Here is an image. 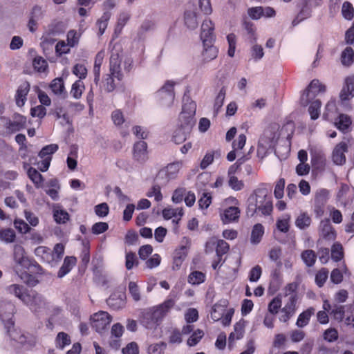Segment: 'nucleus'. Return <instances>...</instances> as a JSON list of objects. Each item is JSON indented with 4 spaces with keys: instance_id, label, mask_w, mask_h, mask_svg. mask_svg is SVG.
<instances>
[{
    "instance_id": "nucleus-6",
    "label": "nucleus",
    "mask_w": 354,
    "mask_h": 354,
    "mask_svg": "<svg viewBox=\"0 0 354 354\" xmlns=\"http://www.w3.org/2000/svg\"><path fill=\"white\" fill-rule=\"evenodd\" d=\"M26 117L17 113L12 115V119L0 117V133H3L5 130L9 134L20 131L26 128Z\"/></svg>"
},
{
    "instance_id": "nucleus-22",
    "label": "nucleus",
    "mask_w": 354,
    "mask_h": 354,
    "mask_svg": "<svg viewBox=\"0 0 354 354\" xmlns=\"http://www.w3.org/2000/svg\"><path fill=\"white\" fill-rule=\"evenodd\" d=\"M196 8L187 9L184 12V24L188 29L194 30L198 26Z\"/></svg>"
},
{
    "instance_id": "nucleus-17",
    "label": "nucleus",
    "mask_w": 354,
    "mask_h": 354,
    "mask_svg": "<svg viewBox=\"0 0 354 354\" xmlns=\"http://www.w3.org/2000/svg\"><path fill=\"white\" fill-rule=\"evenodd\" d=\"M218 54V49L214 44L203 45L201 53V64H205L216 59Z\"/></svg>"
},
{
    "instance_id": "nucleus-19",
    "label": "nucleus",
    "mask_w": 354,
    "mask_h": 354,
    "mask_svg": "<svg viewBox=\"0 0 354 354\" xmlns=\"http://www.w3.org/2000/svg\"><path fill=\"white\" fill-rule=\"evenodd\" d=\"M351 124V118L344 113H339L334 122L335 127L343 133L350 131Z\"/></svg>"
},
{
    "instance_id": "nucleus-7",
    "label": "nucleus",
    "mask_w": 354,
    "mask_h": 354,
    "mask_svg": "<svg viewBox=\"0 0 354 354\" xmlns=\"http://www.w3.org/2000/svg\"><path fill=\"white\" fill-rule=\"evenodd\" d=\"M176 82L167 80L164 85L156 92V97L162 106H170L175 99L174 86Z\"/></svg>"
},
{
    "instance_id": "nucleus-44",
    "label": "nucleus",
    "mask_w": 354,
    "mask_h": 354,
    "mask_svg": "<svg viewBox=\"0 0 354 354\" xmlns=\"http://www.w3.org/2000/svg\"><path fill=\"white\" fill-rule=\"evenodd\" d=\"M215 156H220V151H209L206 153L203 160L201 162L200 167L202 169H206L210 165L213 161Z\"/></svg>"
},
{
    "instance_id": "nucleus-38",
    "label": "nucleus",
    "mask_w": 354,
    "mask_h": 354,
    "mask_svg": "<svg viewBox=\"0 0 354 354\" xmlns=\"http://www.w3.org/2000/svg\"><path fill=\"white\" fill-rule=\"evenodd\" d=\"M111 17V12L105 11L100 19H97L96 25L98 28L100 36L102 35L107 28L108 22Z\"/></svg>"
},
{
    "instance_id": "nucleus-1",
    "label": "nucleus",
    "mask_w": 354,
    "mask_h": 354,
    "mask_svg": "<svg viewBox=\"0 0 354 354\" xmlns=\"http://www.w3.org/2000/svg\"><path fill=\"white\" fill-rule=\"evenodd\" d=\"M13 258L16 263L15 272L21 280L30 287L37 285L39 280L30 272L42 275L45 273L44 268L35 259L26 255L25 250L21 245H14Z\"/></svg>"
},
{
    "instance_id": "nucleus-39",
    "label": "nucleus",
    "mask_w": 354,
    "mask_h": 354,
    "mask_svg": "<svg viewBox=\"0 0 354 354\" xmlns=\"http://www.w3.org/2000/svg\"><path fill=\"white\" fill-rule=\"evenodd\" d=\"M341 62L345 66H350L354 62V50L351 47H346L341 54Z\"/></svg>"
},
{
    "instance_id": "nucleus-56",
    "label": "nucleus",
    "mask_w": 354,
    "mask_h": 354,
    "mask_svg": "<svg viewBox=\"0 0 354 354\" xmlns=\"http://www.w3.org/2000/svg\"><path fill=\"white\" fill-rule=\"evenodd\" d=\"M230 250V245L223 239H218L216 247V257H223L227 254Z\"/></svg>"
},
{
    "instance_id": "nucleus-34",
    "label": "nucleus",
    "mask_w": 354,
    "mask_h": 354,
    "mask_svg": "<svg viewBox=\"0 0 354 354\" xmlns=\"http://www.w3.org/2000/svg\"><path fill=\"white\" fill-rule=\"evenodd\" d=\"M206 280L205 273L201 271H192L189 273L187 279L189 283L194 286L200 285L204 283Z\"/></svg>"
},
{
    "instance_id": "nucleus-13",
    "label": "nucleus",
    "mask_w": 354,
    "mask_h": 354,
    "mask_svg": "<svg viewBox=\"0 0 354 354\" xmlns=\"http://www.w3.org/2000/svg\"><path fill=\"white\" fill-rule=\"evenodd\" d=\"M133 158L140 164H144L148 160L147 144L146 142L140 140L133 145Z\"/></svg>"
},
{
    "instance_id": "nucleus-42",
    "label": "nucleus",
    "mask_w": 354,
    "mask_h": 354,
    "mask_svg": "<svg viewBox=\"0 0 354 354\" xmlns=\"http://www.w3.org/2000/svg\"><path fill=\"white\" fill-rule=\"evenodd\" d=\"M65 31V26L62 21H53L48 27L47 33L49 35H58Z\"/></svg>"
},
{
    "instance_id": "nucleus-55",
    "label": "nucleus",
    "mask_w": 354,
    "mask_h": 354,
    "mask_svg": "<svg viewBox=\"0 0 354 354\" xmlns=\"http://www.w3.org/2000/svg\"><path fill=\"white\" fill-rule=\"evenodd\" d=\"M34 69L37 72H45L48 68V63L46 59L41 57H36L32 61Z\"/></svg>"
},
{
    "instance_id": "nucleus-43",
    "label": "nucleus",
    "mask_w": 354,
    "mask_h": 354,
    "mask_svg": "<svg viewBox=\"0 0 354 354\" xmlns=\"http://www.w3.org/2000/svg\"><path fill=\"white\" fill-rule=\"evenodd\" d=\"M41 9L39 6H35L33 7L31 12H30V17L29 19V21L28 24V28L30 32H35L37 28V21L36 18L38 17V16L41 15Z\"/></svg>"
},
{
    "instance_id": "nucleus-45",
    "label": "nucleus",
    "mask_w": 354,
    "mask_h": 354,
    "mask_svg": "<svg viewBox=\"0 0 354 354\" xmlns=\"http://www.w3.org/2000/svg\"><path fill=\"white\" fill-rule=\"evenodd\" d=\"M328 270L326 268H322L317 272L315 281L318 287L322 288L324 286L328 277Z\"/></svg>"
},
{
    "instance_id": "nucleus-50",
    "label": "nucleus",
    "mask_w": 354,
    "mask_h": 354,
    "mask_svg": "<svg viewBox=\"0 0 354 354\" xmlns=\"http://www.w3.org/2000/svg\"><path fill=\"white\" fill-rule=\"evenodd\" d=\"M71 343L70 336L64 333L59 332L56 337V346L59 348H64L65 346L70 345Z\"/></svg>"
},
{
    "instance_id": "nucleus-5",
    "label": "nucleus",
    "mask_w": 354,
    "mask_h": 354,
    "mask_svg": "<svg viewBox=\"0 0 354 354\" xmlns=\"http://www.w3.org/2000/svg\"><path fill=\"white\" fill-rule=\"evenodd\" d=\"M196 104L191 99L189 90L187 88L183 97L182 111L178 117V127L185 129L187 132H191L196 122Z\"/></svg>"
},
{
    "instance_id": "nucleus-48",
    "label": "nucleus",
    "mask_w": 354,
    "mask_h": 354,
    "mask_svg": "<svg viewBox=\"0 0 354 354\" xmlns=\"http://www.w3.org/2000/svg\"><path fill=\"white\" fill-rule=\"evenodd\" d=\"M53 218L57 223L65 224L69 221L70 216L66 210L55 209L53 210Z\"/></svg>"
},
{
    "instance_id": "nucleus-35",
    "label": "nucleus",
    "mask_w": 354,
    "mask_h": 354,
    "mask_svg": "<svg viewBox=\"0 0 354 354\" xmlns=\"http://www.w3.org/2000/svg\"><path fill=\"white\" fill-rule=\"evenodd\" d=\"M344 257V252L342 245L339 242H335L331 247V259L335 262H339Z\"/></svg>"
},
{
    "instance_id": "nucleus-41",
    "label": "nucleus",
    "mask_w": 354,
    "mask_h": 354,
    "mask_svg": "<svg viewBox=\"0 0 354 354\" xmlns=\"http://www.w3.org/2000/svg\"><path fill=\"white\" fill-rule=\"evenodd\" d=\"M342 271L343 272H342L339 268H335L332 270L330 273V280L332 283L339 284L342 282L344 279L343 272L346 274L348 271V268L345 263H343L342 264Z\"/></svg>"
},
{
    "instance_id": "nucleus-28",
    "label": "nucleus",
    "mask_w": 354,
    "mask_h": 354,
    "mask_svg": "<svg viewBox=\"0 0 354 354\" xmlns=\"http://www.w3.org/2000/svg\"><path fill=\"white\" fill-rule=\"evenodd\" d=\"M240 210L236 207H229L225 209L221 215L222 221L224 223H230L239 219Z\"/></svg>"
},
{
    "instance_id": "nucleus-61",
    "label": "nucleus",
    "mask_w": 354,
    "mask_h": 354,
    "mask_svg": "<svg viewBox=\"0 0 354 354\" xmlns=\"http://www.w3.org/2000/svg\"><path fill=\"white\" fill-rule=\"evenodd\" d=\"M285 188V179L283 178H279L275 185L274 189V195L276 198L281 199L284 195Z\"/></svg>"
},
{
    "instance_id": "nucleus-26",
    "label": "nucleus",
    "mask_w": 354,
    "mask_h": 354,
    "mask_svg": "<svg viewBox=\"0 0 354 354\" xmlns=\"http://www.w3.org/2000/svg\"><path fill=\"white\" fill-rule=\"evenodd\" d=\"M77 263V258L74 256H66L64 259L62 266L59 268L57 272V277L62 278L68 273L71 272L73 268Z\"/></svg>"
},
{
    "instance_id": "nucleus-57",
    "label": "nucleus",
    "mask_w": 354,
    "mask_h": 354,
    "mask_svg": "<svg viewBox=\"0 0 354 354\" xmlns=\"http://www.w3.org/2000/svg\"><path fill=\"white\" fill-rule=\"evenodd\" d=\"M183 215V209L165 208L162 210L164 218L169 220L172 218H176L178 216L181 217Z\"/></svg>"
},
{
    "instance_id": "nucleus-62",
    "label": "nucleus",
    "mask_w": 354,
    "mask_h": 354,
    "mask_svg": "<svg viewBox=\"0 0 354 354\" xmlns=\"http://www.w3.org/2000/svg\"><path fill=\"white\" fill-rule=\"evenodd\" d=\"M281 299L279 297H275L268 304L269 312L273 315L277 314L281 307Z\"/></svg>"
},
{
    "instance_id": "nucleus-30",
    "label": "nucleus",
    "mask_w": 354,
    "mask_h": 354,
    "mask_svg": "<svg viewBox=\"0 0 354 354\" xmlns=\"http://www.w3.org/2000/svg\"><path fill=\"white\" fill-rule=\"evenodd\" d=\"M50 88L52 92L57 95H62L65 97L66 92L65 91L64 83L61 77L54 79L50 84Z\"/></svg>"
},
{
    "instance_id": "nucleus-8",
    "label": "nucleus",
    "mask_w": 354,
    "mask_h": 354,
    "mask_svg": "<svg viewBox=\"0 0 354 354\" xmlns=\"http://www.w3.org/2000/svg\"><path fill=\"white\" fill-rule=\"evenodd\" d=\"M111 316L105 311H100L91 316V326L97 333L106 330L111 322Z\"/></svg>"
},
{
    "instance_id": "nucleus-27",
    "label": "nucleus",
    "mask_w": 354,
    "mask_h": 354,
    "mask_svg": "<svg viewBox=\"0 0 354 354\" xmlns=\"http://www.w3.org/2000/svg\"><path fill=\"white\" fill-rule=\"evenodd\" d=\"M120 82L118 81L115 74H112V72L106 74L102 81V88L104 91L111 93L115 91L117 86Z\"/></svg>"
},
{
    "instance_id": "nucleus-24",
    "label": "nucleus",
    "mask_w": 354,
    "mask_h": 354,
    "mask_svg": "<svg viewBox=\"0 0 354 354\" xmlns=\"http://www.w3.org/2000/svg\"><path fill=\"white\" fill-rule=\"evenodd\" d=\"M354 97V77H347L340 93L342 100H348Z\"/></svg>"
},
{
    "instance_id": "nucleus-32",
    "label": "nucleus",
    "mask_w": 354,
    "mask_h": 354,
    "mask_svg": "<svg viewBox=\"0 0 354 354\" xmlns=\"http://www.w3.org/2000/svg\"><path fill=\"white\" fill-rule=\"evenodd\" d=\"M27 174L28 178L35 185V187L39 188L43 185L44 178L42 175L35 168L30 167L28 169Z\"/></svg>"
},
{
    "instance_id": "nucleus-37",
    "label": "nucleus",
    "mask_w": 354,
    "mask_h": 354,
    "mask_svg": "<svg viewBox=\"0 0 354 354\" xmlns=\"http://www.w3.org/2000/svg\"><path fill=\"white\" fill-rule=\"evenodd\" d=\"M312 222L310 216L307 212L301 213L295 220V225L300 230L308 227Z\"/></svg>"
},
{
    "instance_id": "nucleus-33",
    "label": "nucleus",
    "mask_w": 354,
    "mask_h": 354,
    "mask_svg": "<svg viewBox=\"0 0 354 354\" xmlns=\"http://www.w3.org/2000/svg\"><path fill=\"white\" fill-rule=\"evenodd\" d=\"M317 254L313 250H304L301 254V258L307 267H313L317 260Z\"/></svg>"
},
{
    "instance_id": "nucleus-58",
    "label": "nucleus",
    "mask_w": 354,
    "mask_h": 354,
    "mask_svg": "<svg viewBox=\"0 0 354 354\" xmlns=\"http://www.w3.org/2000/svg\"><path fill=\"white\" fill-rule=\"evenodd\" d=\"M138 265V260L136 254L133 252L126 253L125 256V267L127 270H131L133 266Z\"/></svg>"
},
{
    "instance_id": "nucleus-11",
    "label": "nucleus",
    "mask_w": 354,
    "mask_h": 354,
    "mask_svg": "<svg viewBox=\"0 0 354 354\" xmlns=\"http://www.w3.org/2000/svg\"><path fill=\"white\" fill-rule=\"evenodd\" d=\"M201 39L203 45L214 44L216 39L214 24L210 19H205L201 25Z\"/></svg>"
},
{
    "instance_id": "nucleus-46",
    "label": "nucleus",
    "mask_w": 354,
    "mask_h": 354,
    "mask_svg": "<svg viewBox=\"0 0 354 354\" xmlns=\"http://www.w3.org/2000/svg\"><path fill=\"white\" fill-rule=\"evenodd\" d=\"M155 28V23L152 20H145L138 30V36L140 39L142 38L147 32L153 30Z\"/></svg>"
},
{
    "instance_id": "nucleus-15",
    "label": "nucleus",
    "mask_w": 354,
    "mask_h": 354,
    "mask_svg": "<svg viewBox=\"0 0 354 354\" xmlns=\"http://www.w3.org/2000/svg\"><path fill=\"white\" fill-rule=\"evenodd\" d=\"M348 151V145L345 142L338 143L334 148L332 159L337 165H342L346 162L345 153Z\"/></svg>"
},
{
    "instance_id": "nucleus-47",
    "label": "nucleus",
    "mask_w": 354,
    "mask_h": 354,
    "mask_svg": "<svg viewBox=\"0 0 354 354\" xmlns=\"http://www.w3.org/2000/svg\"><path fill=\"white\" fill-rule=\"evenodd\" d=\"M345 306L342 305H334L333 309L330 312V315L333 317V318L341 322L343 321L345 315Z\"/></svg>"
},
{
    "instance_id": "nucleus-23",
    "label": "nucleus",
    "mask_w": 354,
    "mask_h": 354,
    "mask_svg": "<svg viewBox=\"0 0 354 354\" xmlns=\"http://www.w3.org/2000/svg\"><path fill=\"white\" fill-rule=\"evenodd\" d=\"M35 254L43 262H46L50 264H54V256L55 254L52 252V250L46 246H38L35 250Z\"/></svg>"
},
{
    "instance_id": "nucleus-10",
    "label": "nucleus",
    "mask_w": 354,
    "mask_h": 354,
    "mask_svg": "<svg viewBox=\"0 0 354 354\" xmlns=\"http://www.w3.org/2000/svg\"><path fill=\"white\" fill-rule=\"evenodd\" d=\"M329 192L326 189H322L316 193L314 200V213L316 217H322L325 212V206L328 200Z\"/></svg>"
},
{
    "instance_id": "nucleus-60",
    "label": "nucleus",
    "mask_w": 354,
    "mask_h": 354,
    "mask_svg": "<svg viewBox=\"0 0 354 354\" xmlns=\"http://www.w3.org/2000/svg\"><path fill=\"white\" fill-rule=\"evenodd\" d=\"M66 37L68 45L73 48L78 44L80 35L78 34L75 30H70L67 32Z\"/></svg>"
},
{
    "instance_id": "nucleus-20",
    "label": "nucleus",
    "mask_w": 354,
    "mask_h": 354,
    "mask_svg": "<svg viewBox=\"0 0 354 354\" xmlns=\"http://www.w3.org/2000/svg\"><path fill=\"white\" fill-rule=\"evenodd\" d=\"M320 233L324 239L328 241L335 240L337 236L336 231L331 225L328 218H326L321 221Z\"/></svg>"
},
{
    "instance_id": "nucleus-63",
    "label": "nucleus",
    "mask_w": 354,
    "mask_h": 354,
    "mask_svg": "<svg viewBox=\"0 0 354 354\" xmlns=\"http://www.w3.org/2000/svg\"><path fill=\"white\" fill-rule=\"evenodd\" d=\"M73 73L78 77L80 80H84L87 75V69L82 64H76L72 70Z\"/></svg>"
},
{
    "instance_id": "nucleus-29",
    "label": "nucleus",
    "mask_w": 354,
    "mask_h": 354,
    "mask_svg": "<svg viewBox=\"0 0 354 354\" xmlns=\"http://www.w3.org/2000/svg\"><path fill=\"white\" fill-rule=\"evenodd\" d=\"M227 307V301L221 300L216 303L212 308L211 318L214 321H218L223 315L225 308Z\"/></svg>"
},
{
    "instance_id": "nucleus-18",
    "label": "nucleus",
    "mask_w": 354,
    "mask_h": 354,
    "mask_svg": "<svg viewBox=\"0 0 354 354\" xmlns=\"http://www.w3.org/2000/svg\"><path fill=\"white\" fill-rule=\"evenodd\" d=\"M187 256V248L181 245L177 248L174 252L172 269L178 270L180 268L183 261Z\"/></svg>"
},
{
    "instance_id": "nucleus-31",
    "label": "nucleus",
    "mask_w": 354,
    "mask_h": 354,
    "mask_svg": "<svg viewBox=\"0 0 354 354\" xmlns=\"http://www.w3.org/2000/svg\"><path fill=\"white\" fill-rule=\"evenodd\" d=\"M264 234V227L261 223L255 224L251 232L250 241L252 244L257 245L259 243Z\"/></svg>"
},
{
    "instance_id": "nucleus-2",
    "label": "nucleus",
    "mask_w": 354,
    "mask_h": 354,
    "mask_svg": "<svg viewBox=\"0 0 354 354\" xmlns=\"http://www.w3.org/2000/svg\"><path fill=\"white\" fill-rule=\"evenodd\" d=\"M272 211L273 204L272 196L269 194V186L266 183H261L247 200V216H266L271 215Z\"/></svg>"
},
{
    "instance_id": "nucleus-59",
    "label": "nucleus",
    "mask_w": 354,
    "mask_h": 354,
    "mask_svg": "<svg viewBox=\"0 0 354 354\" xmlns=\"http://www.w3.org/2000/svg\"><path fill=\"white\" fill-rule=\"evenodd\" d=\"M281 253L282 251L280 247H274L269 252V258L272 261H274L278 267H281L282 266V262L280 260Z\"/></svg>"
},
{
    "instance_id": "nucleus-36",
    "label": "nucleus",
    "mask_w": 354,
    "mask_h": 354,
    "mask_svg": "<svg viewBox=\"0 0 354 354\" xmlns=\"http://www.w3.org/2000/svg\"><path fill=\"white\" fill-rule=\"evenodd\" d=\"M314 311L313 308H309L302 312L297 318V326L301 328L306 326L309 323L311 316L314 314Z\"/></svg>"
},
{
    "instance_id": "nucleus-16",
    "label": "nucleus",
    "mask_w": 354,
    "mask_h": 354,
    "mask_svg": "<svg viewBox=\"0 0 354 354\" xmlns=\"http://www.w3.org/2000/svg\"><path fill=\"white\" fill-rule=\"evenodd\" d=\"M121 57L118 53L111 52L109 59V72L115 74L118 81L121 82L123 79V73L121 71Z\"/></svg>"
},
{
    "instance_id": "nucleus-12",
    "label": "nucleus",
    "mask_w": 354,
    "mask_h": 354,
    "mask_svg": "<svg viewBox=\"0 0 354 354\" xmlns=\"http://www.w3.org/2000/svg\"><path fill=\"white\" fill-rule=\"evenodd\" d=\"M326 91L325 85L320 83L319 80H313L302 95V100H305L307 103L315 98L319 93Z\"/></svg>"
},
{
    "instance_id": "nucleus-51",
    "label": "nucleus",
    "mask_w": 354,
    "mask_h": 354,
    "mask_svg": "<svg viewBox=\"0 0 354 354\" xmlns=\"http://www.w3.org/2000/svg\"><path fill=\"white\" fill-rule=\"evenodd\" d=\"M59 149L57 144H50L44 147L39 153V156L41 158H51L52 155L55 153Z\"/></svg>"
},
{
    "instance_id": "nucleus-14",
    "label": "nucleus",
    "mask_w": 354,
    "mask_h": 354,
    "mask_svg": "<svg viewBox=\"0 0 354 354\" xmlns=\"http://www.w3.org/2000/svg\"><path fill=\"white\" fill-rule=\"evenodd\" d=\"M297 299V295H292L290 297L288 302L281 310V315L279 318L281 322H287L295 315Z\"/></svg>"
},
{
    "instance_id": "nucleus-52",
    "label": "nucleus",
    "mask_w": 354,
    "mask_h": 354,
    "mask_svg": "<svg viewBox=\"0 0 354 354\" xmlns=\"http://www.w3.org/2000/svg\"><path fill=\"white\" fill-rule=\"evenodd\" d=\"M16 234L11 228H6L0 230V240L6 243H12L15 240Z\"/></svg>"
},
{
    "instance_id": "nucleus-21",
    "label": "nucleus",
    "mask_w": 354,
    "mask_h": 354,
    "mask_svg": "<svg viewBox=\"0 0 354 354\" xmlns=\"http://www.w3.org/2000/svg\"><path fill=\"white\" fill-rule=\"evenodd\" d=\"M30 88V86L28 82H24L19 86L15 94V102L18 106L24 105Z\"/></svg>"
},
{
    "instance_id": "nucleus-49",
    "label": "nucleus",
    "mask_w": 354,
    "mask_h": 354,
    "mask_svg": "<svg viewBox=\"0 0 354 354\" xmlns=\"http://www.w3.org/2000/svg\"><path fill=\"white\" fill-rule=\"evenodd\" d=\"M321 106L322 102L319 100H315L310 103L308 112L312 120H315L319 118Z\"/></svg>"
},
{
    "instance_id": "nucleus-4",
    "label": "nucleus",
    "mask_w": 354,
    "mask_h": 354,
    "mask_svg": "<svg viewBox=\"0 0 354 354\" xmlns=\"http://www.w3.org/2000/svg\"><path fill=\"white\" fill-rule=\"evenodd\" d=\"M176 303L175 298L169 297L162 304L147 309L142 313V324L148 329L156 328L176 306Z\"/></svg>"
},
{
    "instance_id": "nucleus-40",
    "label": "nucleus",
    "mask_w": 354,
    "mask_h": 354,
    "mask_svg": "<svg viewBox=\"0 0 354 354\" xmlns=\"http://www.w3.org/2000/svg\"><path fill=\"white\" fill-rule=\"evenodd\" d=\"M190 132H187L185 129L177 127L174 131L172 140L177 145L184 142L189 137Z\"/></svg>"
},
{
    "instance_id": "nucleus-64",
    "label": "nucleus",
    "mask_w": 354,
    "mask_h": 354,
    "mask_svg": "<svg viewBox=\"0 0 354 354\" xmlns=\"http://www.w3.org/2000/svg\"><path fill=\"white\" fill-rule=\"evenodd\" d=\"M167 344L164 342L151 344L148 348L149 354H163Z\"/></svg>"
},
{
    "instance_id": "nucleus-9",
    "label": "nucleus",
    "mask_w": 354,
    "mask_h": 354,
    "mask_svg": "<svg viewBox=\"0 0 354 354\" xmlns=\"http://www.w3.org/2000/svg\"><path fill=\"white\" fill-rule=\"evenodd\" d=\"M15 307L11 303L4 304L0 306V317L4 324V326L9 333L14 327L15 322L13 320Z\"/></svg>"
},
{
    "instance_id": "nucleus-25",
    "label": "nucleus",
    "mask_w": 354,
    "mask_h": 354,
    "mask_svg": "<svg viewBox=\"0 0 354 354\" xmlns=\"http://www.w3.org/2000/svg\"><path fill=\"white\" fill-rule=\"evenodd\" d=\"M245 333V324L243 322H237L234 326V332H232L228 337V346L232 348L235 340L241 339Z\"/></svg>"
},
{
    "instance_id": "nucleus-3",
    "label": "nucleus",
    "mask_w": 354,
    "mask_h": 354,
    "mask_svg": "<svg viewBox=\"0 0 354 354\" xmlns=\"http://www.w3.org/2000/svg\"><path fill=\"white\" fill-rule=\"evenodd\" d=\"M7 292L19 299L33 313H38L46 305L45 298L35 290H28L22 285L12 284Z\"/></svg>"
},
{
    "instance_id": "nucleus-53",
    "label": "nucleus",
    "mask_w": 354,
    "mask_h": 354,
    "mask_svg": "<svg viewBox=\"0 0 354 354\" xmlns=\"http://www.w3.org/2000/svg\"><path fill=\"white\" fill-rule=\"evenodd\" d=\"M84 89V83L80 80H77L72 84L71 94L74 98L79 99L81 97Z\"/></svg>"
},
{
    "instance_id": "nucleus-54",
    "label": "nucleus",
    "mask_w": 354,
    "mask_h": 354,
    "mask_svg": "<svg viewBox=\"0 0 354 354\" xmlns=\"http://www.w3.org/2000/svg\"><path fill=\"white\" fill-rule=\"evenodd\" d=\"M146 196L149 198L154 197L156 202H160L162 200V194L161 193V188L158 185H153L147 192Z\"/></svg>"
}]
</instances>
